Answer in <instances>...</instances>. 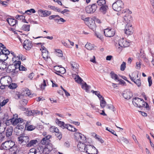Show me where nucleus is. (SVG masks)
Listing matches in <instances>:
<instances>
[{
  "label": "nucleus",
  "mask_w": 154,
  "mask_h": 154,
  "mask_svg": "<svg viewBox=\"0 0 154 154\" xmlns=\"http://www.w3.org/2000/svg\"><path fill=\"white\" fill-rule=\"evenodd\" d=\"M35 111V110L28 111L26 112H27V114L29 116H31L33 114H34Z\"/></svg>",
  "instance_id": "338daca9"
},
{
  "label": "nucleus",
  "mask_w": 154,
  "mask_h": 154,
  "mask_svg": "<svg viewBox=\"0 0 154 154\" xmlns=\"http://www.w3.org/2000/svg\"><path fill=\"white\" fill-rule=\"evenodd\" d=\"M7 63L5 61H0V69L3 70L5 69L7 67Z\"/></svg>",
  "instance_id": "c756f323"
},
{
  "label": "nucleus",
  "mask_w": 154,
  "mask_h": 154,
  "mask_svg": "<svg viewBox=\"0 0 154 154\" xmlns=\"http://www.w3.org/2000/svg\"><path fill=\"white\" fill-rule=\"evenodd\" d=\"M30 26L29 25H24L22 26V29L25 31H28L29 30Z\"/></svg>",
  "instance_id": "c03bdc74"
},
{
  "label": "nucleus",
  "mask_w": 154,
  "mask_h": 154,
  "mask_svg": "<svg viewBox=\"0 0 154 154\" xmlns=\"http://www.w3.org/2000/svg\"><path fill=\"white\" fill-rule=\"evenodd\" d=\"M11 79V78L10 77L3 76L0 79V83L1 85L8 86L9 84Z\"/></svg>",
  "instance_id": "423d86ee"
},
{
  "label": "nucleus",
  "mask_w": 154,
  "mask_h": 154,
  "mask_svg": "<svg viewBox=\"0 0 154 154\" xmlns=\"http://www.w3.org/2000/svg\"><path fill=\"white\" fill-rule=\"evenodd\" d=\"M104 33L106 36L111 37L114 35L115 32L112 29H106L104 30Z\"/></svg>",
  "instance_id": "f8f14e48"
},
{
  "label": "nucleus",
  "mask_w": 154,
  "mask_h": 154,
  "mask_svg": "<svg viewBox=\"0 0 154 154\" xmlns=\"http://www.w3.org/2000/svg\"><path fill=\"white\" fill-rule=\"evenodd\" d=\"M42 147L39 146L37 149L34 148H32L30 149L28 154H40L39 152Z\"/></svg>",
  "instance_id": "6ab92c4d"
},
{
  "label": "nucleus",
  "mask_w": 154,
  "mask_h": 154,
  "mask_svg": "<svg viewBox=\"0 0 154 154\" xmlns=\"http://www.w3.org/2000/svg\"><path fill=\"white\" fill-rule=\"evenodd\" d=\"M55 135L57 137L59 140L61 138L62 135L60 132L59 131L56 132L55 134Z\"/></svg>",
  "instance_id": "864d4df0"
},
{
  "label": "nucleus",
  "mask_w": 154,
  "mask_h": 154,
  "mask_svg": "<svg viewBox=\"0 0 154 154\" xmlns=\"http://www.w3.org/2000/svg\"><path fill=\"white\" fill-rule=\"evenodd\" d=\"M124 30L125 33L128 35L132 34L134 31L132 25L129 23H128L126 24L125 29Z\"/></svg>",
  "instance_id": "9b49d317"
},
{
  "label": "nucleus",
  "mask_w": 154,
  "mask_h": 154,
  "mask_svg": "<svg viewBox=\"0 0 154 154\" xmlns=\"http://www.w3.org/2000/svg\"><path fill=\"white\" fill-rule=\"evenodd\" d=\"M108 8V6L106 5H102L100 8V11L102 13L105 14L106 12V10Z\"/></svg>",
  "instance_id": "7c9ffc66"
},
{
  "label": "nucleus",
  "mask_w": 154,
  "mask_h": 154,
  "mask_svg": "<svg viewBox=\"0 0 154 154\" xmlns=\"http://www.w3.org/2000/svg\"><path fill=\"white\" fill-rule=\"evenodd\" d=\"M21 64V62L19 60L17 61L14 63L13 65L14 66V68L15 69V71H16V70L17 69H19Z\"/></svg>",
  "instance_id": "72a5a7b5"
},
{
  "label": "nucleus",
  "mask_w": 154,
  "mask_h": 154,
  "mask_svg": "<svg viewBox=\"0 0 154 154\" xmlns=\"http://www.w3.org/2000/svg\"><path fill=\"white\" fill-rule=\"evenodd\" d=\"M54 69L56 71L55 73L61 76L60 74H63L66 72L65 69L63 67H59L58 66H55L54 67Z\"/></svg>",
  "instance_id": "1a4fd4ad"
},
{
  "label": "nucleus",
  "mask_w": 154,
  "mask_h": 154,
  "mask_svg": "<svg viewBox=\"0 0 154 154\" xmlns=\"http://www.w3.org/2000/svg\"><path fill=\"white\" fill-rule=\"evenodd\" d=\"M68 130L73 132H76L77 131V129L75 128L71 125H70V127H69V129Z\"/></svg>",
  "instance_id": "3c124183"
},
{
  "label": "nucleus",
  "mask_w": 154,
  "mask_h": 154,
  "mask_svg": "<svg viewBox=\"0 0 154 154\" xmlns=\"http://www.w3.org/2000/svg\"><path fill=\"white\" fill-rule=\"evenodd\" d=\"M46 86L45 80V79H44L43 80V83L42 84H41L40 87L42 89H44L45 88V86Z\"/></svg>",
  "instance_id": "5fc2aeb1"
},
{
  "label": "nucleus",
  "mask_w": 154,
  "mask_h": 154,
  "mask_svg": "<svg viewBox=\"0 0 154 154\" xmlns=\"http://www.w3.org/2000/svg\"><path fill=\"white\" fill-rule=\"evenodd\" d=\"M70 64L72 67V69L75 72L78 71L79 65L77 63L73 61H71Z\"/></svg>",
  "instance_id": "a878e982"
},
{
  "label": "nucleus",
  "mask_w": 154,
  "mask_h": 154,
  "mask_svg": "<svg viewBox=\"0 0 154 154\" xmlns=\"http://www.w3.org/2000/svg\"><path fill=\"white\" fill-rule=\"evenodd\" d=\"M12 124L14 126L17 125V126H20V125H24V123H23V120L22 119L18 118L17 119H14V118L11 119Z\"/></svg>",
  "instance_id": "9d476101"
},
{
  "label": "nucleus",
  "mask_w": 154,
  "mask_h": 154,
  "mask_svg": "<svg viewBox=\"0 0 154 154\" xmlns=\"http://www.w3.org/2000/svg\"><path fill=\"white\" fill-rule=\"evenodd\" d=\"M148 82L149 83V86L150 87L151 86L152 84V81L151 79V77L149 76L148 78Z\"/></svg>",
  "instance_id": "e2e57ef3"
},
{
  "label": "nucleus",
  "mask_w": 154,
  "mask_h": 154,
  "mask_svg": "<svg viewBox=\"0 0 154 154\" xmlns=\"http://www.w3.org/2000/svg\"><path fill=\"white\" fill-rule=\"evenodd\" d=\"M142 101H143V99L138 97H135L133 99L132 103L135 106L139 107V106H140L139 105V103L140 102H142Z\"/></svg>",
  "instance_id": "a211bd4d"
},
{
  "label": "nucleus",
  "mask_w": 154,
  "mask_h": 154,
  "mask_svg": "<svg viewBox=\"0 0 154 154\" xmlns=\"http://www.w3.org/2000/svg\"><path fill=\"white\" fill-rule=\"evenodd\" d=\"M8 86V87L11 89L16 88L17 87V84L15 83H12L10 85H9Z\"/></svg>",
  "instance_id": "49530a36"
},
{
  "label": "nucleus",
  "mask_w": 154,
  "mask_h": 154,
  "mask_svg": "<svg viewBox=\"0 0 154 154\" xmlns=\"http://www.w3.org/2000/svg\"><path fill=\"white\" fill-rule=\"evenodd\" d=\"M91 92H92L93 93H94L99 98L100 100L101 99V98H103L102 96L100 94L99 91L92 90Z\"/></svg>",
  "instance_id": "58836bf2"
},
{
  "label": "nucleus",
  "mask_w": 154,
  "mask_h": 154,
  "mask_svg": "<svg viewBox=\"0 0 154 154\" xmlns=\"http://www.w3.org/2000/svg\"><path fill=\"white\" fill-rule=\"evenodd\" d=\"M28 12H29L30 13H34L35 12V11L34 9L32 8L30 10H28L26 11H25V13H27Z\"/></svg>",
  "instance_id": "bf43d9fd"
},
{
  "label": "nucleus",
  "mask_w": 154,
  "mask_h": 154,
  "mask_svg": "<svg viewBox=\"0 0 154 154\" xmlns=\"http://www.w3.org/2000/svg\"><path fill=\"white\" fill-rule=\"evenodd\" d=\"M90 87H91L87 85L85 82L84 84L82 85V88L85 90L86 91L88 92H89V90Z\"/></svg>",
  "instance_id": "473e14b6"
},
{
  "label": "nucleus",
  "mask_w": 154,
  "mask_h": 154,
  "mask_svg": "<svg viewBox=\"0 0 154 154\" xmlns=\"http://www.w3.org/2000/svg\"><path fill=\"white\" fill-rule=\"evenodd\" d=\"M97 2L98 5L101 7L102 5H106L105 0H98L97 1Z\"/></svg>",
  "instance_id": "e433bc0d"
},
{
  "label": "nucleus",
  "mask_w": 154,
  "mask_h": 154,
  "mask_svg": "<svg viewBox=\"0 0 154 154\" xmlns=\"http://www.w3.org/2000/svg\"><path fill=\"white\" fill-rule=\"evenodd\" d=\"M28 102V101L26 99H23L21 100L20 103L23 105H26Z\"/></svg>",
  "instance_id": "052dcab7"
},
{
  "label": "nucleus",
  "mask_w": 154,
  "mask_h": 154,
  "mask_svg": "<svg viewBox=\"0 0 154 154\" xmlns=\"http://www.w3.org/2000/svg\"><path fill=\"white\" fill-rule=\"evenodd\" d=\"M0 148L2 149L10 150L11 151H13V154H17L19 152V150L14 142L11 140L6 141L2 143L0 146Z\"/></svg>",
  "instance_id": "f03ea898"
},
{
  "label": "nucleus",
  "mask_w": 154,
  "mask_h": 154,
  "mask_svg": "<svg viewBox=\"0 0 154 154\" xmlns=\"http://www.w3.org/2000/svg\"><path fill=\"white\" fill-rule=\"evenodd\" d=\"M74 136L75 138L76 139L79 140L80 138H83L82 140V142L84 141V140H86V137L83 134L78 132H76L75 133Z\"/></svg>",
  "instance_id": "b1692460"
},
{
  "label": "nucleus",
  "mask_w": 154,
  "mask_h": 154,
  "mask_svg": "<svg viewBox=\"0 0 154 154\" xmlns=\"http://www.w3.org/2000/svg\"><path fill=\"white\" fill-rule=\"evenodd\" d=\"M5 137L4 134L3 133H0V142L2 141Z\"/></svg>",
  "instance_id": "6e6d98bb"
},
{
  "label": "nucleus",
  "mask_w": 154,
  "mask_h": 154,
  "mask_svg": "<svg viewBox=\"0 0 154 154\" xmlns=\"http://www.w3.org/2000/svg\"><path fill=\"white\" fill-rule=\"evenodd\" d=\"M56 122L59 126L63 128L64 125V122L59 121V119L57 118L56 119Z\"/></svg>",
  "instance_id": "f704fd0d"
},
{
  "label": "nucleus",
  "mask_w": 154,
  "mask_h": 154,
  "mask_svg": "<svg viewBox=\"0 0 154 154\" xmlns=\"http://www.w3.org/2000/svg\"><path fill=\"white\" fill-rule=\"evenodd\" d=\"M24 125H20V126H16L14 129L15 134L19 136L23 134Z\"/></svg>",
  "instance_id": "0eeeda50"
},
{
  "label": "nucleus",
  "mask_w": 154,
  "mask_h": 154,
  "mask_svg": "<svg viewBox=\"0 0 154 154\" xmlns=\"http://www.w3.org/2000/svg\"><path fill=\"white\" fill-rule=\"evenodd\" d=\"M85 143H79L77 145V147L79 151L81 152L85 151L87 145L85 144Z\"/></svg>",
  "instance_id": "f3484780"
},
{
  "label": "nucleus",
  "mask_w": 154,
  "mask_h": 154,
  "mask_svg": "<svg viewBox=\"0 0 154 154\" xmlns=\"http://www.w3.org/2000/svg\"><path fill=\"white\" fill-rule=\"evenodd\" d=\"M106 104V102L104 100L103 97L102 98V100L100 99V106L102 108H104Z\"/></svg>",
  "instance_id": "4c0bfd02"
},
{
  "label": "nucleus",
  "mask_w": 154,
  "mask_h": 154,
  "mask_svg": "<svg viewBox=\"0 0 154 154\" xmlns=\"http://www.w3.org/2000/svg\"><path fill=\"white\" fill-rule=\"evenodd\" d=\"M121 140L125 144H128L129 142L128 140L126 138L124 137H122L121 138Z\"/></svg>",
  "instance_id": "680f3d73"
},
{
  "label": "nucleus",
  "mask_w": 154,
  "mask_h": 154,
  "mask_svg": "<svg viewBox=\"0 0 154 154\" xmlns=\"http://www.w3.org/2000/svg\"><path fill=\"white\" fill-rule=\"evenodd\" d=\"M15 18L18 20H21V19L23 20V22H26V20H25V17L23 15H17L15 17ZM26 23H27L26 22Z\"/></svg>",
  "instance_id": "ea45409f"
},
{
  "label": "nucleus",
  "mask_w": 154,
  "mask_h": 154,
  "mask_svg": "<svg viewBox=\"0 0 154 154\" xmlns=\"http://www.w3.org/2000/svg\"><path fill=\"white\" fill-rule=\"evenodd\" d=\"M9 99L7 98L4 100L2 102L0 100V105L1 106H5L8 102Z\"/></svg>",
  "instance_id": "79ce46f5"
},
{
  "label": "nucleus",
  "mask_w": 154,
  "mask_h": 154,
  "mask_svg": "<svg viewBox=\"0 0 154 154\" xmlns=\"http://www.w3.org/2000/svg\"><path fill=\"white\" fill-rule=\"evenodd\" d=\"M110 76L111 78L115 80H118L119 78L118 77V76L116 74H115L114 72H111L110 74Z\"/></svg>",
  "instance_id": "2f4dec72"
},
{
  "label": "nucleus",
  "mask_w": 154,
  "mask_h": 154,
  "mask_svg": "<svg viewBox=\"0 0 154 154\" xmlns=\"http://www.w3.org/2000/svg\"><path fill=\"white\" fill-rule=\"evenodd\" d=\"M11 119H9L6 120L5 122H3L2 123V129L3 131H2V132H4L6 128L7 127H8V126H9V125H10V124H12V122H11Z\"/></svg>",
  "instance_id": "aec40b11"
},
{
  "label": "nucleus",
  "mask_w": 154,
  "mask_h": 154,
  "mask_svg": "<svg viewBox=\"0 0 154 154\" xmlns=\"http://www.w3.org/2000/svg\"><path fill=\"white\" fill-rule=\"evenodd\" d=\"M13 64L9 65L7 68L6 71L8 72H12L13 75H15L17 71H15Z\"/></svg>",
  "instance_id": "dca6fc26"
},
{
  "label": "nucleus",
  "mask_w": 154,
  "mask_h": 154,
  "mask_svg": "<svg viewBox=\"0 0 154 154\" xmlns=\"http://www.w3.org/2000/svg\"><path fill=\"white\" fill-rule=\"evenodd\" d=\"M106 130L108 131L111 133L112 134L116 136L117 137H118L117 135L116 134L114 130L112 129H109L107 127L106 128Z\"/></svg>",
  "instance_id": "8fccbe9b"
},
{
  "label": "nucleus",
  "mask_w": 154,
  "mask_h": 154,
  "mask_svg": "<svg viewBox=\"0 0 154 154\" xmlns=\"http://www.w3.org/2000/svg\"><path fill=\"white\" fill-rule=\"evenodd\" d=\"M122 95L127 100L130 99L133 96L132 93L128 90L124 91Z\"/></svg>",
  "instance_id": "2eb2a0df"
},
{
  "label": "nucleus",
  "mask_w": 154,
  "mask_h": 154,
  "mask_svg": "<svg viewBox=\"0 0 154 154\" xmlns=\"http://www.w3.org/2000/svg\"><path fill=\"white\" fill-rule=\"evenodd\" d=\"M23 93H22V94L23 95H25V96H29V95L31 94V93L30 92V91L27 88L25 90L23 91Z\"/></svg>",
  "instance_id": "a19ab883"
},
{
  "label": "nucleus",
  "mask_w": 154,
  "mask_h": 154,
  "mask_svg": "<svg viewBox=\"0 0 154 154\" xmlns=\"http://www.w3.org/2000/svg\"><path fill=\"white\" fill-rule=\"evenodd\" d=\"M19 60L21 59L22 60H24L26 59L25 57L23 56L22 54H19L17 57Z\"/></svg>",
  "instance_id": "4d7b16f0"
},
{
  "label": "nucleus",
  "mask_w": 154,
  "mask_h": 154,
  "mask_svg": "<svg viewBox=\"0 0 154 154\" xmlns=\"http://www.w3.org/2000/svg\"><path fill=\"white\" fill-rule=\"evenodd\" d=\"M134 83L137 85L138 87H140L141 85V81L139 79H137L135 81Z\"/></svg>",
  "instance_id": "603ef678"
},
{
  "label": "nucleus",
  "mask_w": 154,
  "mask_h": 154,
  "mask_svg": "<svg viewBox=\"0 0 154 154\" xmlns=\"http://www.w3.org/2000/svg\"><path fill=\"white\" fill-rule=\"evenodd\" d=\"M131 20V16L128 14H127V16H125L124 17V21L127 24L128 23H130V21Z\"/></svg>",
  "instance_id": "c85d7f7f"
},
{
  "label": "nucleus",
  "mask_w": 154,
  "mask_h": 154,
  "mask_svg": "<svg viewBox=\"0 0 154 154\" xmlns=\"http://www.w3.org/2000/svg\"><path fill=\"white\" fill-rule=\"evenodd\" d=\"M6 21L11 26H14L17 23L16 20L11 18H7Z\"/></svg>",
  "instance_id": "5701e85b"
},
{
  "label": "nucleus",
  "mask_w": 154,
  "mask_h": 154,
  "mask_svg": "<svg viewBox=\"0 0 154 154\" xmlns=\"http://www.w3.org/2000/svg\"><path fill=\"white\" fill-rule=\"evenodd\" d=\"M95 137L96 139H98L101 143L104 142L102 138H100L98 135L96 134Z\"/></svg>",
  "instance_id": "0e129e2a"
},
{
  "label": "nucleus",
  "mask_w": 154,
  "mask_h": 154,
  "mask_svg": "<svg viewBox=\"0 0 154 154\" xmlns=\"http://www.w3.org/2000/svg\"><path fill=\"white\" fill-rule=\"evenodd\" d=\"M86 48L89 50H91L94 48V47L90 43H88L86 44L85 46Z\"/></svg>",
  "instance_id": "37998d69"
},
{
  "label": "nucleus",
  "mask_w": 154,
  "mask_h": 154,
  "mask_svg": "<svg viewBox=\"0 0 154 154\" xmlns=\"http://www.w3.org/2000/svg\"><path fill=\"white\" fill-rule=\"evenodd\" d=\"M51 137V135H47L41 141V143L43 145H45L48 144L49 139Z\"/></svg>",
  "instance_id": "4be33fe9"
},
{
  "label": "nucleus",
  "mask_w": 154,
  "mask_h": 154,
  "mask_svg": "<svg viewBox=\"0 0 154 154\" xmlns=\"http://www.w3.org/2000/svg\"><path fill=\"white\" fill-rule=\"evenodd\" d=\"M120 47H118V49L119 51H121L122 49L121 48H125L128 47L129 45V42L123 38L119 40L118 41V44L116 43V46L117 45Z\"/></svg>",
  "instance_id": "20e7f679"
},
{
  "label": "nucleus",
  "mask_w": 154,
  "mask_h": 154,
  "mask_svg": "<svg viewBox=\"0 0 154 154\" xmlns=\"http://www.w3.org/2000/svg\"><path fill=\"white\" fill-rule=\"evenodd\" d=\"M2 49H1V52H2L3 53H6L7 54H9L10 53V51L8 50L4 46H3V47L2 48Z\"/></svg>",
  "instance_id": "a18cd8bd"
},
{
  "label": "nucleus",
  "mask_w": 154,
  "mask_h": 154,
  "mask_svg": "<svg viewBox=\"0 0 154 154\" xmlns=\"http://www.w3.org/2000/svg\"><path fill=\"white\" fill-rule=\"evenodd\" d=\"M18 70L20 71H26L27 70V69L23 66L20 65Z\"/></svg>",
  "instance_id": "774afa93"
},
{
  "label": "nucleus",
  "mask_w": 154,
  "mask_h": 154,
  "mask_svg": "<svg viewBox=\"0 0 154 154\" xmlns=\"http://www.w3.org/2000/svg\"><path fill=\"white\" fill-rule=\"evenodd\" d=\"M97 8L96 3L93 4L91 5H89L85 8L86 12L88 14H91L94 12Z\"/></svg>",
  "instance_id": "6e6552de"
},
{
  "label": "nucleus",
  "mask_w": 154,
  "mask_h": 154,
  "mask_svg": "<svg viewBox=\"0 0 154 154\" xmlns=\"http://www.w3.org/2000/svg\"><path fill=\"white\" fill-rule=\"evenodd\" d=\"M73 77L74 78L75 82L78 83H81L83 81V80L78 75L74 74L73 75Z\"/></svg>",
  "instance_id": "bb28decb"
},
{
  "label": "nucleus",
  "mask_w": 154,
  "mask_h": 154,
  "mask_svg": "<svg viewBox=\"0 0 154 154\" xmlns=\"http://www.w3.org/2000/svg\"><path fill=\"white\" fill-rule=\"evenodd\" d=\"M112 7L114 11H119L123 8L124 3L121 0H117L112 4Z\"/></svg>",
  "instance_id": "7ed1b4c3"
},
{
  "label": "nucleus",
  "mask_w": 154,
  "mask_h": 154,
  "mask_svg": "<svg viewBox=\"0 0 154 154\" xmlns=\"http://www.w3.org/2000/svg\"><path fill=\"white\" fill-rule=\"evenodd\" d=\"M106 108L111 110L113 111L114 107L112 105H108L106 106Z\"/></svg>",
  "instance_id": "69168bd1"
},
{
  "label": "nucleus",
  "mask_w": 154,
  "mask_h": 154,
  "mask_svg": "<svg viewBox=\"0 0 154 154\" xmlns=\"http://www.w3.org/2000/svg\"><path fill=\"white\" fill-rule=\"evenodd\" d=\"M8 54L6 53H3L2 52H0V61H5L8 58Z\"/></svg>",
  "instance_id": "393cba45"
},
{
  "label": "nucleus",
  "mask_w": 154,
  "mask_h": 154,
  "mask_svg": "<svg viewBox=\"0 0 154 154\" xmlns=\"http://www.w3.org/2000/svg\"><path fill=\"white\" fill-rule=\"evenodd\" d=\"M88 154H97L98 150L93 145H87L85 151Z\"/></svg>",
  "instance_id": "39448f33"
},
{
  "label": "nucleus",
  "mask_w": 154,
  "mask_h": 154,
  "mask_svg": "<svg viewBox=\"0 0 154 154\" xmlns=\"http://www.w3.org/2000/svg\"><path fill=\"white\" fill-rule=\"evenodd\" d=\"M50 131L52 132H55V133L59 131V130L57 128H55V127H51L50 128Z\"/></svg>",
  "instance_id": "de8ad7c7"
},
{
  "label": "nucleus",
  "mask_w": 154,
  "mask_h": 154,
  "mask_svg": "<svg viewBox=\"0 0 154 154\" xmlns=\"http://www.w3.org/2000/svg\"><path fill=\"white\" fill-rule=\"evenodd\" d=\"M32 42L29 40H26L23 43V47L26 50H29L32 48Z\"/></svg>",
  "instance_id": "ddd939ff"
},
{
  "label": "nucleus",
  "mask_w": 154,
  "mask_h": 154,
  "mask_svg": "<svg viewBox=\"0 0 154 154\" xmlns=\"http://www.w3.org/2000/svg\"><path fill=\"white\" fill-rule=\"evenodd\" d=\"M17 141L19 143L22 145H26L27 147L34 146V145L38 143L37 140H30L29 137L25 134H22L18 137Z\"/></svg>",
  "instance_id": "f257e3e1"
},
{
  "label": "nucleus",
  "mask_w": 154,
  "mask_h": 154,
  "mask_svg": "<svg viewBox=\"0 0 154 154\" xmlns=\"http://www.w3.org/2000/svg\"><path fill=\"white\" fill-rule=\"evenodd\" d=\"M48 53L46 52H43L42 54V56L43 59L45 60H47L48 58H50V56L48 55Z\"/></svg>",
  "instance_id": "c9c22d12"
},
{
  "label": "nucleus",
  "mask_w": 154,
  "mask_h": 154,
  "mask_svg": "<svg viewBox=\"0 0 154 154\" xmlns=\"http://www.w3.org/2000/svg\"><path fill=\"white\" fill-rule=\"evenodd\" d=\"M29 122H27L24 125L25 126L26 128L28 131H32L35 128V127L32 125H29Z\"/></svg>",
  "instance_id": "cd10ccee"
},
{
  "label": "nucleus",
  "mask_w": 154,
  "mask_h": 154,
  "mask_svg": "<svg viewBox=\"0 0 154 154\" xmlns=\"http://www.w3.org/2000/svg\"><path fill=\"white\" fill-rule=\"evenodd\" d=\"M59 19L57 20V23L59 24H60L62 22H64L66 21V20H64L63 18H58Z\"/></svg>",
  "instance_id": "13d9d810"
},
{
  "label": "nucleus",
  "mask_w": 154,
  "mask_h": 154,
  "mask_svg": "<svg viewBox=\"0 0 154 154\" xmlns=\"http://www.w3.org/2000/svg\"><path fill=\"white\" fill-rule=\"evenodd\" d=\"M51 14V11L40 9L38 11V14L41 17H46L50 15Z\"/></svg>",
  "instance_id": "4468645a"
},
{
  "label": "nucleus",
  "mask_w": 154,
  "mask_h": 154,
  "mask_svg": "<svg viewBox=\"0 0 154 154\" xmlns=\"http://www.w3.org/2000/svg\"><path fill=\"white\" fill-rule=\"evenodd\" d=\"M5 130L7 137H9L12 135L13 131V129L12 126H8L6 128Z\"/></svg>",
  "instance_id": "412c9836"
},
{
  "label": "nucleus",
  "mask_w": 154,
  "mask_h": 154,
  "mask_svg": "<svg viewBox=\"0 0 154 154\" xmlns=\"http://www.w3.org/2000/svg\"><path fill=\"white\" fill-rule=\"evenodd\" d=\"M126 68V63L125 62H123L121 65L120 70L121 71H124Z\"/></svg>",
  "instance_id": "09e8293b"
}]
</instances>
